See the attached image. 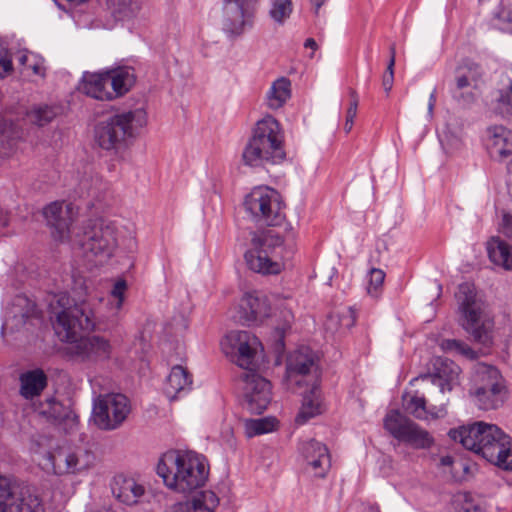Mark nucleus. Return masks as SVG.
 I'll list each match as a JSON object with an SVG mask.
<instances>
[{
  "label": "nucleus",
  "instance_id": "f257e3e1",
  "mask_svg": "<svg viewBox=\"0 0 512 512\" xmlns=\"http://www.w3.org/2000/svg\"><path fill=\"white\" fill-rule=\"evenodd\" d=\"M57 304L53 327L61 341L67 342L66 354L77 361H97L107 359L111 354L109 341L101 336L80 337L82 331L95 328V316L87 300L74 301L61 295Z\"/></svg>",
  "mask_w": 512,
  "mask_h": 512
},
{
  "label": "nucleus",
  "instance_id": "f03ea898",
  "mask_svg": "<svg viewBox=\"0 0 512 512\" xmlns=\"http://www.w3.org/2000/svg\"><path fill=\"white\" fill-rule=\"evenodd\" d=\"M222 351L235 363L245 369L241 374L243 396L247 409L261 414L271 401L270 382L257 374V355L263 347L259 339L248 331H230L221 341Z\"/></svg>",
  "mask_w": 512,
  "mask_h": 512
},
{
  "label": "nucleus",
  "instance_id": "7ed1b4c3",
  "mask_svg": "<svg viewBox=\"0 0 512 512\" xmlns=\"http://www.w3.org/2000/svg\"><path fill=\"white\" fill-rule=\"evenodd\" d=\"M449 436L465 449L481 455L501 469L512 471V442L498 426L485 422L451 429Z\"/></svg>",
  "mask_w": 512,
  "mask_h": 512
},
{
  "label": "nucleus",
  "instance_id": "20e7f679",
  "mask_svg": "<svg viewBox=\"0 0 512 512\" xmlns=\"http://www.w3.org/2000/svg\"><path fill=\"white\" fill-rule=\"evenodd\" d=\"M208 467L192 453L170 452L157 465V474L171 490L188 495L204 486L208 479Z\"/></svg>",
  "mask_w": 512,
  "mask_h": 512
},
{
  "label": "nucleus",
  "instance_id": "39448f33",
  "mask_svg": "<svg viewBox=\"0 0 512 512\" xmlns=\"http://www.w3.org/2000/svg\"><path fill=\"white\" fill-rule=\"evenodd\" d=\"M284 139L279 122L266 116L256 123L242 152V161L250 167L279 164L285 159Z\"/></svg>",
  "mask_w": 512,
  "mask_h": 512
},
{
  "label": "nucleus",
  "instance_id": "423d86ee",
  "mask_svg": "<svg viewBox=\"0 0 512 512\" xmlns=\"http://www.w3.org/2000/svg\"><path fill=\"white\" fill-rule=\"evenodd\" d=\"M284 139L279 122L266 116L256 123L242 152V161L250 167L279 164L285 159Z\"/></svg>",
  "mask_w": 512,
  "mask_h": 512
},
{
  "label": "nucleus",
  "instance_id": "0eeeda50",
  "mask_svg": "<svg viewBox=\"0 0 512 512\" xmlns=\"http://www.w3.org/2000/svg\"><path fill=\"white\" fill-rule=\"evenodd\" d=\"M456 299L461 313V326L472 340L484 347H491L494 339V319L486 304L477 296L473 284L459 285Z\"/></svg>",
  "mask_w": 512,
  "mask_h": 512
},
{
  "label": "nucleus",
  "instance_id": "6e6552de",
  "mask_svg": "<svg viewBox=\"0 0 512 512\" xmlns=\"http://www.w3.org/2000/svg\"><path fill=\"white\" fill-rule=\"evenodd\" d=\"M147 123L144 109L117 113L101 121L95 128V140L105 150L124 148Z\"/></svg>",
  "mask_w": 512,
  "mask_h": 512
},
{
  "label": "nucleus",
  "instance_id": "1a4fd4ad",
  "mask_svg": "<svg viewBox=\"0 0 512 512\" xmlns=\"http://www.w3.org/2000/svg\"><path fill=\"white\" fill-rule=\"evenodd\" d=\"M282 245L283 238L274 230L251 231L244 252L247 267L262 275L279 274L283 264L278 260L277 249Z\"/></svg>",
  "mask_w": 512,
  "mask_h": 512
},
{
  "label": "nucleus",
  "instance_id": "9d476101",
  "mask_svg": "<svg viewBox=\"0 0 512 512\" xmlns=\"http://www.w3.org/2000/svg\"><path fill=\"white\" fill-rule=\"evenodd\" d=\"M83 257L95 265L105 263L118 246L117 227L103 220L87 224L78 240Z\"/></svg>",
  "mask_w": 512,
  "mask_h": 512
},
{
  "label": "nucleus",
  "instance_id": "9b49d317",
  "mask_svg": "<svg viewBox=\"0 0 512 512\" xmlns=\"http://www.w3.org/2000/svg\"><path fill=\"white\" fill-rule=\"evenodd\" d=\"M244 208L256 223L278 226L285 218L279 193L267 186L252 189L244 199Z\"/></svg>",
  "mask_w": 512,
  "mask_h": 512
},
{
  "label": "nucleus",
  "instance_id": "f8f14e48",
  "mask_svg": "<svg viewBox=\"0 0 512 512\" xmlns=\"http://www.w3.org/2000/svg\"><path fill=\"white\" fill-rule=\"evenodd\" d=\"M384 428L398 441L414 449H429L434 445L432 435L398 410H391L384 418Z\"/></svg>",
  "mask_w": 512,
  "mask_h": 512
},
{
  "label": "nucleus",
  "instance_id": "ddd939ff",
  "mask_svg": "<svg viewBox=\"0 0 512 512\" xmlns=\"http://www.w3.org/2000/svg\"><path fill=\"white\" fill-rule=\"evenodd\" d=\"M130 412L129 399L123 394L100 395L94 400V422L102 430L111 431L119 428Z\"/></svg>",
  "mask_w": 512,
  "mask_h": 512
},
{
  "label": "nucleus",
  "instance_id": "4468645a",
  "mask_svg": "<svg viewBox=\"0 0 512 512\" xmlns=\"http://www.w3.org/2000/svg\"><path fill=\"white\" fill-rule=\"evenodd\" d=\"M285 381L294 391L317 385L316 356L310 348L301 347L287 357Z\"/></svg>",
  "mask_w": 512,
  "mask_h": 512
},
{
  "label": "nucleus",
  "instance_id": "2eb2a0df",
  "mask_svg": "<svg viewBox=\"0 0 512 512\" xmlns=\"http://www.w3.org/2000/svg\"><path fill=\"white\" fill-rule=\"evenodd\" d=\"M482 67L470 60L463 61L455 69V88L452 96L460 105L470 106L481 94L483 84Z\"/></svg>",
  "mask_w": 512,
  "mask_h": 512
},
{
  "label": "nucleus",
  "instance_id": "dca6fc26",
  "mask_svg": "<svg viewBox=\"0 0 512 512\" xmlns=\"http://www.w3.org/2000/svg\"><path fill=\"white\" fill-rule=\"evenodd\" d=\"M0 512H45L37 495L28 490L16 492L10 480L0 475Z\"/></svg>",
  "mask_w": 512,
  "mask_h": 512
},
{
  "label": "nucleus",
  "instance_id": "f3484780",
  "mask_svg": "<svg viewBox=\"0 0 512 512\" xmlns=\"http://www.w3.org/2000/svg\"><path fill=\"white\" fill-rule=\"evenodd\" d=\"M259 0H225L223 30L231 36H239L252 27L256 4Z\"/></svg>",
  "mask_w": 512,
  "mask_h": 512
},
{
  "label": "nucleus",
  "instance_id": "a211bd4d",
  "mask_svg": "<svg viewBox=\"0 0 512 512\" xmlns=\"http://www.w3.org/2000/svg\"><path fill=\"white\" fill-rule=\"evenodd\" d=\"M434 372L432 374L421 375L414 380H422L427 383L430 390L434 391L440 397H446L445 393L450 392L455 386L459 385L460 367L452 360L437 357L433 362Z\"/></svg>",
  "mask_w": 512,
  "mask_h": 512
},
{
  "label": "nucleus",
  "instance_id": "6ab92c4d",
  "mask_svg": "<svg viewBox=\"0 0 512 512\" xmlns=\"http://www.w3.org/2000/svg\"><path fill=\"white\" fill-rule=\"evenodd\" d=\"M428 388V394L437 404H430L427 408V401L424 396L413 395L409 399L404 397L405 410L413 415L416 419L425 420L427 415L433 419L442 418L447 414V404L449 399L447 397H435V392Z\"/></svg>",
  "mask_w": 512,
  "mask_h": 512
},
{
  "label": "nucleus",
  "instance_id": "aec40b11",
  "mask_svg": "<svg viewBox=\"0 0 512 512\" xmlns=\"http://www.w3.org/2000/svg\"><path fill=\"white\" fill-rule=\"evenodd\" d=\"M240 313L243 324H258L271 315V303L261 292L247 293L241 301Z\"/></svg>",
  "mask_w": 512,
  "mask_h": 512
},
{
  "label": "nucleus",
  "instance_id": "412c9836",
  "mask_svg": "<svg viewBox=\"0 0 512 512\" xmlns=\"http://www.w3.org/2000/svg\"><path fill=\"white\" fill-rule=\"evenodd\" d=\"M301 453L306 462V469L315 477H324L330 468V455L327 447L311 439L301 446Z\"/></svg>",
  "mask_w": 512,
  "mask_h": 512
},
{
  "label": "nucleus",
  "instance_id": "4be33fe9",
  "mask_svg": "<svg viewBox=\"0 0 512 512\" xmlns=\"http://www.w3.org/2000/svg\"><path fill=\"white\" fill-rule=\"evenodd\" d=\"M43 215L47 224L53 229V237L59 241L65 240L73 220L72 208L62 202H53L44 208Z\"/></svg>",
  "mask_w": 512,
  "mask_h": 512
},
{
  "label": "nucleus",
  "instance_id": "5701e85b",
  "mask_svg": "<svg viewBox=\"0 0 512 512\" xmlns=\"http://www.w3.org/2000/svg\"><path fill=\"white\" fill-rule=\"evenodd\" d=\"M111 490L118 501L128 506L140 503L146 494L144 485L123 474L116 475L113 478Z\"/></svg>",
  "mask_w": 512,
  "mask_h": 512
},
{
  "label": "nucleus",
  "instance_id": "b1692460",
  "mask_svg": "<svg viewBox=\"0 0 512 512\" xmlns=\"http://www.w3.org/2000/svg\"><path fill=\"white\" fill-rule=\"evenodd\" d=\"M487 149L491 158L502 161L512 155V131L502 125L487 129Z\"/></svg>",
  "mask_w": 512,
  "mask_h": 512
},
{
  "label": "nucleus",
  "instance_id": "393cba45",
  "mask_svg": "<svg viewBox=\"0 0 512 512\" xmlns=\"http://www.w3.org/2000/svg\"><path fill=\"white\" fill-rule=\"evenodd\" d=\"M80 90L87 96L100 101L112 100L107 71L100 73H84Z\"/></svg>",
  "mask_w": 512,
  "mask_h": 512
},
{
  "label": "nucleus",
  "instance_id": "a878e982",
  "mask_svg": "<svg viewBox=\"0 0 512 512\" xmlns=\"http://www.w3.org/2000/svg\"><path fill=\"white\" fill-rule=\"evenodd\" d=\"M37 314L35 303L23 296H17L3 323L4 327L18 330L26 321Z\"/></svg>",
  "mask_w": 512,
  "mask_h": 512
},
{
  "label": "nucleus",
  "instance_id": "bb28decb",
  "mask_svg": "<svg viewBox=\"0 0 512 512\" xmlns=\"http://www.w3.org/2000/svg\"><path fill=\"white\" fill-rule=\"evenodd\" d=\"M487 390H503L502 377L499 370L485 363H476L473 366V386Z\"/></svg>",
  "mask_w": 512,
  "mask_h": 512
},
{
  "label": "nucleus",
  "instance_id": "cd10ccee",
  "mask_svg": "<svg viewBox=\"0 0 512 512\" xmlns=\"http://www.w3.org/2000/svg\"><path fill=\"white\" fill-rule=\"evenodd\" d=\"M192 376L181 365H174L168 375L164 392L170 400H174L178 394L191 389Z\"/></svg>",
  "mask_w": 512,
  "mask_h": 512
},
{
  "label": "nucleus",
  "instance_id": "c85d7f7f",
  "mask_svg": "<svg viewBox=\"0 0 512 512\" xmlns=\"http://www.w3.org/2000/svg\"><path fill=\"white\" fill-rule=\"evenodd\" d=\"M48 383L47 375L42 369H34L20 375V394L25 399L39 396Z\"/></svg>",
  "mask_w": 512,
  "mask_h": 512
},
{
  "label": "nucleus",
  "instance_id": "c756f323",
  "mask_svg": "<svg viewBox=\"0 0 512 512\" xmlns=\"http://www.w3.org/2000/svg\"><path fill=\"white\" fill-rule=\"evenodd\" d=\"M491 262L507 271H512V245L500 237H492L486 244Z\"/></svg>",
  "mask_w": 512,
  "mask_h": 512
},
{
  "label": "nucleus",
  "instance_id": "7c9ffc66",
  "mask_svg": "<svg viewBox=\"0 0 512 512\" xmlns=\"http://www.w3.org/2000/svg\"><path fill=\"white\" fill-rule=\"evenodd\" d=\"M112 100L126 94L135 83L133 70L128 67H120L107 70Z\"/></svg>",
  "mask_w": 512,
  "mask_h": 512
},
{
  "label": "nucleus",
  "instance_id": "2f4dec72",
  "mask_svg": "<svg viewBox=\"0 0 512 512\" xmlns=\"http://www.w3.org/2000/svg\"><path fill=\"white\" fill-rule=\"evenodd\" d=\"M291 97V82L286 77L275 80L266 93V103L270 109L281 108Z\"/></svg>",
  "mask_w": 512,
  "mask_h": 512
},
{
  "label": "nucleus",
  "instance_id": "473e14b6",
  "mask_svg": "<svg viewBox=\"0 0 512 512\" xmlns=\"http://www.w3.org/2000/svg\"><path fill=\"white\" fill-rule=\"evenodd\" d=\"M469 395L474 404L482 410L496 409L504 400L503 390H487L482 387H471Z\"/></svg>",
  "mask_w": 512,
  "mask_h": 512
},
{
  "label": "nucleus",
  "instance_id": "72a5a7b5",
  "mask_svg": "<svg viewBox=\"0 0 512 512\" xmlns=\"http://www.w3.org/2000/svg\"><path fill=\"white\" fill-rule=\"evenodd\" d=\"M306 388L308 393L303 396L302 407L295 418L297 424H304L321 413V403L317 385Z\"/></svg>",
  "mask_w": 512,
  "mask_h": 512
},
{
  "label": "nucleus",
  "instance_id": "f704fd0d",
  "mask_svg": "<svg viewBox=\"0 0 512 512\" xmlns=\"http://www.w3.org/2000/svg\"><path fill=\"white\" fill-rule=\"evenodd\" d=\"M108 7L116 20L133 19L140 11L139 0H107Z\"/></svg>",
  "mask_w": 512,
  "mask_h": 512
},
{
  "label": "nucleus",
  "instance_id": "c9c22d12",
  "mask_svg": "<svg viewBox=\"0 0 512 512\" xmlns=\"http://www.w3.org/2000/svg\"><path fill=\"white\" fill-rule=\"evenodd\" d=\"M356 311L352 307H346L342 311H334L329 314L325 327L332 333L339 328L350 329L355 325Z\"/></svg>",
  "mask_w": 512,
  "mask_h": 512
},
{
  "label": "nucleus",
  "instance_id": "e433bc0d",
  "mask_svg": "<svg viewBox=\"0 0 512 512\" xmlns=\"http://www.w3.org/2000/svg\"><path fill=\"white\" fill-rule=\"evenodd\" d=\"M40 413L54 423H61L69 416L70 409L54 398H47L40 405Z\"/></svg>",
  "mask_w": 512,
  "mask_h": 512
},
{
  "label": "nucleus",
  "instance_id": "4c0bfd02",
  "mask_svg": "<svg viewBox=\"0 0 512 512\" xmlns=\"http://www.w3.org/2000/svg\"><path fill=\"white\" fill-rule=\"evenodd\" d=\"M503 87L496 98L495 110L502 116L512 115V80L505 77Z\"/></svg>",
  "mask_w": 512,
  "mask_h": 512
},
{
  "label": "nucleus",
  "instance_id": "58836bf2",
  "mask_svg": "<svg viewBox=\"0 0 512 512\" xmlns=\"http://www.w3.org/2000/svg\"><path fill=\"white\" fill-rule=\"evenodd\" d=\"M56 116V111L48 105H39L33 107L26 113L28 123L42 127L50 123Z\"/></svg>",
  "mask_w": 512,
  "mask_h": 512
},
{
  "label": "nucleus",
  "instance_id": "ea45409f",
  "mask_svg": "<svg viewBox=\"0 0 512 512\" xmlns=\"http://www.w3.org/2000/svg\"><path fill=\"white\" fill-rule=\"evenodd\" d=\"M277 421L275 418L250 419L245 421V434L251 438L256 435L269 433L275 429Z\"/></svg>",
  "mask_w": 512,
  "mask_h": 512
},
{
  "label": "nucleus",
  "instance_id": "a19ab883",
  "mask_svg": "<svg viewBox=\"0 0 512 512\" xmlns=\"http://www.w3.org/2000/svg\"><path fill=\"white\" fill-rule=\"evenodd\" d=\"M440 347L445 352L462 355L468 359H475L477 357V353L461 340L444 339L441 341Z\"/></svg>",
  "mask_w": 512,
  "mask_h": 512
},
{
  "label": "nucleus",
  "instance_id": "79ce46f5",
  "mask_svg": "<svg viewBox=\"0 0 512 512\" xmlns=\"http://www.w3.org/2000/svg\"><path fill=\"white\" fill-rule=\"evenodd\" d=\"M103 182L98 175H85L78 184L77 193L80 197L96 196L101 190Z\"/></svg>",
  "mask_w": 512,
  "mask_h": 512
},
{
  "label": "nucleus",
  "instance_id": "37998d69",
  "mask_svg": "<svg viewBox=\"0 0 512 512\" xmlns=\"http://www.w3.org/2000/svg\"><path fill=\"white\" fill-rule=\"evenodd\" d=\"M292 13L291 0H273L269 11L270 17L278 24H283Z\"/></svg>",
  "mask_w": 512,
  "mask_h": 512
},
{
  "label": "nucleus",
  "instance_id": "c03bdc74",
  "mask_svg": "<svg viewBox=\"0 0 512 512\" xmlns=\"http://www.w3.org/2000/svg\"><path fill=\"white\" fill-rule=\"evenodd\" d=\"M282 322L275 328V338L280 347L284 346V336L287 330L291 328L294 321V315L290 309H283L281 311Z\"/></svg>",
  "mask_w": 512,
  "mask_h": 512
},
{
  "label": "nucleus",
  "instance_id": "a18cd8bd",
  "mask_svg": "<svg viewBox=\"0 0 512 512\" xmlns=\"http://www.w3.org/2000/svg\"><path fill=\"white\" fill-rule=\"evenodd\" d=\"M385 279V273L378 268H372L369 272V283L367 292L372 297H377L382 289Z\"/></svg>",
  "mask_w": 512,
  "mask_h": 512
},
{
  "label": "nucleus",
  "instance_id": "49530a36",
  "mask_svg": "<svg viewBox=\"0 0 512 512\" xmlns=\"http://www.w3.org/2000/svg\"><path fill=\"white\" fill-rule=\"evenodd\" d=\"M47 460L49 461L50 465L52 466L55 474L62 475V474L68 473V466L66 464L67 458H66L65 450H58L53 453H48Z\"/></svg>",
  "mask_w": 512,
  "mask_h": 512
},
{
  "label": "nucleus",
  "instance_id": "de8ad7c7",
  "mask_svg": "<svg viewBox=\"0 0 512 512\" xmlns=\"http://www.w3.org/2000/svg\"><path fill=\"white\" fill-rule=\"evenodd\" d=\"M178 511H186V512H210V509L207 508L203 501L197 498H194L192 501H187L185 503H179L175 506V512Z\"/></svg>",
  "mask_w": 512,
  "mask_h": 512
},
{
  "label": "nucleus",
  "instance_id": "09e8293b",
  "mask_svg": "<svg viewBox=\"0 0 512 512\" xmlns=\"http://www.w3.org/2000/svg\"><path fill=\"white\" fill-rule=\"evenodd\" d=\"M13 70L12 59L8 50L0 44V78H4Z\"/></svg>",
  "mask_w": 512,
  "mask_h": 512
},
{
  "label": "nucleus",
  "instance_id": "8fccbe9b",
  "mask_svg": "<svg viewBox=\"0 0 512 512\" xmlns=\"http://www.w3.org/2000/svg\"><path fill=\"white\" fill-rule=\"evenodd\" d=\"M66 458L68 473H76L87 467V463L81 460V456L78 453L66 451Z\"/></svg>",
  "mask_w": 512,
  "mask_h": 512
},
{
  "label": "nucleus",
  "instance_id": "3c124183",
  "mask_svg": "<svg viewBox=\"0 0 512 512\" xmlns=\"http://www.w3.org/2000/svg\"><path fill=\"white\" fill-rule=\"evenodd\" d=\"M220 436L224 444L229 448L234 449L236 441L234 437V427L229 422H223L220 430Z\"/></svg>",
  "mask_w": 512,
  "mask_h": 512
},
{
  "label": "nucleus",
  "instance_id": "603ef678",
  "mask_svg": "<svg viewBox=\"0 0 512 512\" xmlns=\"http://www.w3.org/2000/svg\"><path fill=\"white\" fill-rule=\"evenodd\" d=\"M126 289L125 281H117L111 291L112 297L116 299L115 307L116 309H120L124 300V291Z\"/></svg>",
  "mask_w": 512,
  "mask_h": 512
},
{
  "label": "nucleus",
  "instance_id": "864d4df0",
  "mask_svg": "<svg viewBox=\"0 0 512 512\" xmlns=\"http://www.w3.org/2000/svg\"><path fill=\"white\" fill-rule=\"evenodd\" d=\"M350 95V104L347 109L346 119L354 121L356 115H357V108H358V94L356 90L350 89L349 91Z\"/></svg>",
  "mask_w": 512,
  "mask_h": 512
},
{
  "label": "nucleus",
  "instance_id": "5fc2aeb1",
  "mask_svg": "<svg viewBox=\"0 0 512 512\" xmlns=\"http://www.w3.org/2000/svg\"><path fill=\"white\" fill-rule=\"evenodd\" d=\"M501 231L508 238H512V214L503 215Z\"/></svg>",
  "mask_w": 512,
  "mask_h": 512
},
{
  "label": "nucleus",
  "instance_id": "6e6d98bb",
  "mask_svg": "<svg viewBox=\"0 0 512 512\" xmlns=\"http://www.w3.org/2000/svg\"><path fill=\"white\" fill-rule=\"evenodd\" d=\"M394 83V76L384 74L382 79V86L386 94L388 95L391 91Z\"/></svg>",
  "mask_w": 512,
  "mask_h": 512
},
{
  "label": "nucleus",
  "instance_id": "4d7b16f0",
  "mask_svg": "<svg viewBox=\"0 0 512 512\" xmlns=\"http://www.w3.org/2000/svg\"><path fill=\"white\" fill-rule=\"evenodd\" d=\"M436 104V90L434 89L433 92L429 96V102H428V116L429 118L433 117V111Z\"/></svg>",
  "mask_w": 512,
  "mask_h": 512
},
{
  "label": "nucleus",
  "instance_id": "13d9d810",
  "mask_svg": "<svg viewBox=\"0 0 512 512\" xmlns=\"http://www.w3.org/2000/svg\"><path fill=\"white\" fill-rule=\"evenodd\" d=\"M453 463H454V458L449 455L443 456L440 459L441 466H451Z\"/></svg>",
  "mask_w": 512,
  "mask_h": 512
},
{
  "label": "nucleus",
  "instance_id": "bf43d9fd",
  "mask_svg": "<svg viewBox=\"0 0 512 512\" xmlns=\"http://www.w3.org/2000/svg\"><path fill=\"white\" fill-rule=\"evenodd\" d=\"M394 66L395 60L393 59V57H390L385 74L394 76Z\"/></svg>",
  "mask_w": 512,
  "mask_h": 512
},
{
  "label": "nucleus",
  "instance_id": "052dcab7",
  "mask_svg": "<svg viewBox=\"0 0 512 512\" xmlns=\"http://www.w3.org/2000/svg\"><path fill=\"white\" fill-rule=\"evenodd\" d=\"M304 46L306 48H311L313 50H316L317 49V43L316 41L313 39V38H308L306 39L305 43H304Z\"/></svg>",
  "mask_w": 512,
  "mask_h": 512
},
{
  "label": "nucleus",
  "instance_id": "680f3d73",
  "mask_svg": "<svg viewBox=\"0 0 512 512\" xmlns=\"http://www.w3.org/2000/svg\"><path fill=\"white\" fill-rule=\"evenodd\" d=\"M506 9H507L506 20L508 22L512 23V0L508 1Z\"/></svg>",
  "mask_w": 512,
  "mask_h": 512
},
{
  "label": "nucleus",
  "instance_id": "e2e57ef3",
  "mask_svg": "<svg viewBox=\"0 0 512 512\" xmlns=\"http://www.w3.org/2000/svg\"><path fill=\"white\" fill-rule=\"evenodd\" d=\"M354 121L346 119L344 129L347 133H349L353 127Z\"/></svg>",
  "mask_w": 512,
  "mask_h": 512
},
{
  "label": "nucleus",
  "instance_id": "0e129e2a",
  "mask_svg": "<svg viewBox=\"0 0 512 512\" xmlns=\"http://www.w3.org/2000/svg\"><path fill=\"white\" fill-rule=\"evenodd\" d=\"M325 0H311V2L315 5L316 10H318Z\"/></svg>",
  "mask_w": 512,
  "mask_h": 512
},
{
  "label": "nucleus",
  "instance_id": "69168bd1",
  "mask_svg": "<svg viewBox=\"0 0 512 512\" xmlns=\"http://www.w3.org/2000/svg\"><path fill=\"white\" fill-rule=\"evenodd\" d=\"M395 55H396V49H395V45H391L390 47V57H393V59L395 60Z\"/></svg>",
  "mask_w": 512,
  "mask_h": 512
}]
</instances>
